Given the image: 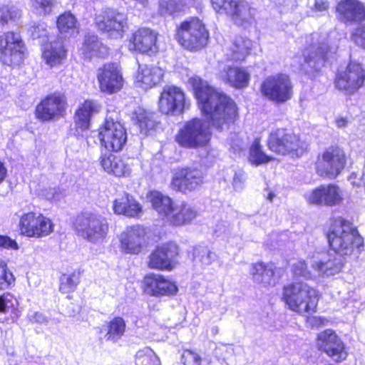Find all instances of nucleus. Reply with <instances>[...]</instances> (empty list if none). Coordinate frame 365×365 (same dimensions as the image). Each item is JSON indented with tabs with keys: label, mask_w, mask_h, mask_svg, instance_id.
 Masks as SVG:
<instances>
[{
	"label": "nucleus",
	"mask_w": 365,
	"mask_h": 365,
	"mask_svg": "<svg viewBox=\"0 0 365 365\" xmlns=\"http://www.w3.org/2000/svg\"><path fill=\"white\" fill-rule=\"evenodd\" d=\"M198 108L204 120L198 117L185 121L179 128L174 139L185 149H199L209 145L212 132L228 130L240 120V108L237 102L227 93L219 91L197 76L188 79Z\"/></svg>",
	"instance_id": "1"
},
{
	"label": "nucleus",
	"mask_w": 365,
	"mask_h": 365,
	"mask_svg": "<svg viewBox=\"0 0 365 365\" xmlns=\"http://www.w3.org/2000/svg\"><path fill=\"white\" fill-rule=\"evenodd\" d=\"M321 298L319 291L314 286L302 280H295L282 286L281 301L286 307L299 316L307 317L311 327L325 326L328 320L322 317H311L318 310Z\"/></svg>",
	"instance_id": "2"
},
{
	"label": "nucleus",
	"mask_w": 365,
	"mask_h": 365,
	"mask_svg": "<svg viewBox=\"0 0 365 365\" xmlns=\"http://www.w3.org/2000/svg\"><path fill=\"white\" fill-rule=\"evenodd\" d=\"M325 236L329 249L342 257L356 255L364 250V240L357 227L343 217L330 218Z\"/></svg>",
	"instance_id": "3"
},
{
	"label": "nucleus",
	"mask_w": 365,
	"mask_h": 365,
	"mask_svg": "<svg viewBox=\"0 0 365 365\" xmlns=\"http://www.w3.org/2000/svg\"><path fill=\"white\" fill-rule=\"evenodd\" d=\"M174 38L184 50L197 52L207 46L210 34L202 19L191 16L177 25Z\"/></svg>",
	"instance_id": "4"
},
{
	"label": "nucleus",
	"mask_w": 365,
	"mask_h": 365,
	"mask_svg": "<svg viewBox=\"0 0 365 365\" xmlns=\"http://www.w3.org/2000/svg\"><path fill=\"white\" fill-rule=\"evenodd\" d=\"M266 145L272 153L291 158H299L308 150V144L301 135L287 127L272 130L268 135Z\"/></svg>",
	"instance_id": "5"
},
{
	"label": "nucleus",
	"mask_w": 365,
	"mask_h": 365,
	"mask_svg": "<svg viewBox=\"0 0 365 365\" xmlns=\"http://www.w3.org/2000/svg\"><path fill=\"white\" fill-rule=\"evenodd\" d=\"M72 227L78 236L92 243L103 241L109 230L106 218L90 211L77 214L72 221Z\"/></svg>",
	"instance_id": "6"
},
{
	"label": "nucleus",
	"mask_w": 365,
	"mask_h": 365,
	"mask_svg": "<svg viewBox=\"0 0 365 365\" xmlns=\"http://www.w3.org/2000/svg\"><path fill=\"white\" fill-rule=\"evenodd\" d=\"M348 158L343 148L337 144L331 145L317 154L315 172L320 178L334 180L345 170Z\"/></svg>",
	"instance_id": "7"
},
{
	"label": "nucleus",
	"mask_w": 365,
	"mask_h": 365,
	"mask_svg": "<svg viewBox=\"0 0 365 365\" xmlns=\"http://www.w3.org/2000/svg\"><path fill=\"white\" fill-rule=\"evenodd\" d=\"M334 88L346 96H353L365 86V67L350 61L345 67L338 68L333 78Z\"/></svg>",
	"instance_id": "8"
},
{
	"label": "nucleus",
	"mask_w": 365,
	"mask_h": 365,
	"mask_svg": "<svg viewBox=\"0 0 365 365\" xmlns=\"http://www.w3.org/2000/svg\"><path fill=\"white\" fill-rule=\"evenodd\" d=\"M331 46L327 43H309L301 49L303 62L299 63V69L311 80H314L322 72L329 60Z\"/></svg>",
	"instance_id": "9"
},
{
	"label": "nucleus",
	"mask_w": 365,
	"mask_h": 365,
	"mask_svg": "<svg viewBox=\"0 0 365 365\" xmlns=\"http://www.w3.org/2000/svg\"><path fill=\"white\" fill-rule=\"evenodd\" d=\"M55 224L45 214L34 210L23 212L17 225L20 236L28 239L47 237L54 231Z\"/></svg>",
	"instance_id": "10"
},
{
	"label": "nucleus",
	"mask_w": 365,
	"mask_h": 365,
	"mask_svg": "<svg viewBox=\"0 0 365 365\" xmlns=\"http://www.w3.org/2000/svg\"><path fill=\"white\" fill-rule=\"evenodd\" d=\"M210 4L216 14L227 15L239 27L247 28L255 22V9L246 0H210Z\"/></svg>",
	"instance_id": "11"
},
{
	"label": "nucleus",
	"mask_w": 365,
	"mask_h": 365,
	"mask_svg": "<svg viewBox=\"0 0 365 365\" xmlns=\"http://www.w3.org/2000/svg\"><path fill=\"white\" fill-rule=\"evenodd\" d=\"M27 53L26 43L19 32L7 31L0 34V63L2 66H20Z\"/></svg>",
	"instance_id": "12"
},
{
	"label": "nucleus",
	"mask_w": 365,
	"mask_h": 365,
	"mask_svg": "<svg viewBox=\"0 0 365 365\" xmlns=\"http://www.w3.org/2000/svg\"><path fill=\"white\" fill-rule=\"evenodd\" d=\"M68 108L66 95L55 91L41 98L35 107L34 115L40 122L56 121L66 117Z\"/></svg>",
	"instance_id": "13"
},
{
	"label": "nucleus",
	"mask_w": 365,
	"mask_h": 365,
	"mask_svg": "<svg viewBox=\"0 0 365 365\" xmlns=\"http://www.w3.org/2000/svg\"><path fill=\"white\" fill-rule=\"evenodd\" d=\"M262 96L277 104L284 103L293 96V84L290 77L278 73L265 78L260 85Z\"/></svg>",
	"instance_id": "14"
},
{
	"label": "nucleus",
	"mask_w": 365,
	"mask_h": 365,
	"mask_svg": "<svg viewBox=\"0 0 365 365\" xmlns=\"http://www.w3.org/2000/svg\"><path fill=\"white\" fill-rule=\"evenodd\" d=\"M101 147L110 152L122 150L127 142L124 125L112 118H106L97 129Z\"/></svg>",
	"instance_id": "15"
},
{
	"label": "nucleus",
	"mask_w": 365,
	"mask_h": 365,
	"mask_svg": "<svg viewBox=\"0 0 365 365\" xmlns=\"http://www.w3.org/2000/svg\"><path fill=\"white\" fill-rule=\"evenodd\" d=\"M179 245L173 241H168L156 245L148 256L147 267L158 271H173L178 264L180 256Z\"/></svg>",
	"instance_id": "16"
},
{
	"label": "nucleus",
	"mask_w": 365,
	"mask_h": 365,
	"mask_svg": "<svg viewBox=\"0 0 365 365\" xmlns=\"http://www.w3.org/2000/svg\"><path fill=\"white\" fill-rule=\"evenodd\" d=\"M96 80L99 91L106 95L118 93L125 83L121 67L115 62H107L98 68Z\"/></svg>",
	"instance_id": "17"
},
{
	"label": "nucleus",
	"mask_w": 365,
	"mask_h": 365,
	"mask_svg": "<svg viewBox=\"0 0 365 365\" xmlns=\"http://www.w3.org/2000/svg\"><path fill=\"white\" fill-rule=\"evenodd\" d=\"M205 173L196 167L185 166L178 169L170 181L175 192L187 194L198 190L205 183Z\"/></svg>",
	"instance_id": "18"
},
{
	"label": "nucleus",
	"mask_w": 365,
	"mask_h": 365,
	"mask_svg": "<svg viewBox=\"0 0 365 365\" xmlns=\"http://www.w3.org/2000/svg\"><path fill=\"white\" fill-rule=\"evenodd\" d=\"M316 346L319 351L327 354L336 364L345 361L349 356L345 342L331 329H324L317 335Z\"/></svg>",
	"instance_id": "19"
},
{
	"label": "nucleus",
	"mask_w": 365,
	"mask_h": 365,
	"mask_svg": "<svg viewBox=\"0 0 365 365\" xmlns=\"http://www.w3.org/2000/svg\"><path fill=\"white\" fill-rule=\"evenodd\" d=\"M143 293L149 297H173L178 292L175 282L160 273L145 274L140 282Z\"/></svg>",
	"instance_id": "20"
},
{
	"label": "nucleus",
	"mask_w": 365,
	"mask_h": 365,
	"mask_svg": "<svg viewBox=\"0 0 365 365\" xmlns=\"http://www.w3.org/2000/svg\"><path fill=\"white\" fill-rule=\"evenodd\" d=\"M285 272L284 267H277L274 262L257 261L252 263L250 274L253 282L258 286L269 289L277 285Z\"/></svg>",
	"instance_id": "21"
},
{
	"label": "nucleus",
	"mask_w": 365,
	"mask_h": 365,
	"mask_svg": "<svg viewBox=\"0 0 365 365\" xmlns=\"http://www.w3.org/2000/svg\"><path fill=\"white\" fill-rule=\"evenodd\" d=\"M190 107V101L182 89L177 86H168L160 93L158 108L165 115L182 114Z\"/></svg>",
	"instance_id": "22"
},
{
	"label": "nucleus",
	"mask_w": 365,
	"mask_h": 365,
	"mask_svg": "<svg viewBox=\"0 0 365 365\" xmlns=\"http://www.w3.org/2000/svg\"><path fill=\"white\" fill-rule=\"evenodd\" d=\"M158 34L148 27H139L128 38L129 51L133 53L152 56L158 51Z\"/></svg>",
	"instance_id": "23"
},
{
	"label": "nucleus",
	"mask_w": 365,
	"mask_h": 365,
	"mask_svg": "<svg viewBox=\"0 0 365 365\" xmlns=\"http://www.w3.org/2000/svg\"><path fill=\"white\" fill-rule=\"evenodd\" d=\"M343 192L335 183L322 184L312 190L307 200L309 204L318 206L334 207L344 201Z\"/></svg>",
	"instance_id": "24"
},
{
	"label": "nucleus",
	"mask_w": 365,
	"mask_h": 365,
	"mask_svg": "<svg viewBox=\"0 0 365 365\" xmlns=\"http://www.w3.org/2000/svg\"><path fill=\"white\" fill-rule=\"evenodd\" d=\"M337 20L346 25L365 21V4L360 0H339L335 6Z\"/></svg>",
	"instance_id": "25"
},
{
	"label": "nucleus",
	"mask_w": 365,
	"mask_h": 365,
	"mask_svg": "<svg viewBox=\"0 0 365 365\" xmlns=\"http://www.w3.org/2000/svg\"><path fill=\"white\" fill-rule=\"evenodd\" d=\"M41 51L43 61L51 68L61 66L68 58V49L61 38L46 41L41 46Z\"/></svg>",
	"instance_id": "26"
},
{
	"label": "nucleus",
	"mask_w": 365,
	"mask_h": 365,
	"mask_svg": "<svg viewBox=\"0 0 365 365\" xmlns=\"http://www.w3.org/2000/svg\"><path fill=\"white\" fill-rule=\"evenodd\" d=\"M145 229L140 225L129 226L122 232L120 238V249L122 252L129 255H138L143 249V241Z\"/></svg>",
	"instance_id": "27"
},
{
	"label": "nucleus",
	"mask_w": 365,
	"mask_h": 365,
	"mask_svg": "<svg viewBox=\"0 0 365 365\" xmlns=\"http://www.w3.org/2000/svg\"><path fill=\"white\" fill-rule=\"evenodd\" d=\"M98 162L106 173L115 177L126 178L131 174L132 165L129 163L128 158L109 153L101 154Z\"/></svg>",
	"instance_id": "28"
},
{
	"label": "nucleus",
	"mask_w": 365,
	"mask_h": 365,
	"mask_svg": "<svg viewBox=\"0 0 365 365\" xmlns=\"http://www.w3.org/2000/svg\"><path fill=\"white\" fill-rule=\"evenodd\" d=\"M100 105L94 100H84L76 109L73 115L75 130L83 132L90 128L93 114L99 112Z\"/></svg>",
	"instance_id": "29"
},
{
	"label": "nucleus",
	"mask_w": 365,
	"mask_h": 365,
	"mask_svg": "<svg viewBox=\"0 0 365 365\" xmlns=\"http://www.w3.org/2000/svg\"><path fill=\"white\" fill-rule=\"evenodd\" d=\"M126 16L117 10H109L104 13L101 19L96 22L97 29L103 33L110 35H121L126 25Z\"/></svg>",
	"instance_id": "30"
},
{
	"label": "nucleus",
	"mask_w": 365,
	"mask_h": 365,
	"mask_svg": "<svg viewBox=\"0 0 365 365\" xmlns=\"http://www.w3.org/2000/svg\"><path fill=\"white\" fill-rule=\"evenodd\" d=\"M113 210L116 215L130 218H139L143 213L142 205L130 194L124 192L113 200Z\"/></svg>",
	"instance_id": "31"
},
{
	"label": "nucleus",
	"mask_w": 365,
	"mask_h": 365,
	"mask_svg": "<svg viewBox=\"0 0 365 365\" xmlns=\"http://www.w3.org/2000/svg\"><path fill=\"white\" fill-rule=\"evenodd\" d=\"M163 78L162 70L157 66H139L135 74V85L143 90H148L159 84Z\"/></svg>",
	"instance_id": "32"
},
{
	"label": "nucleus",
	"mask_w": 365,
	"mask_h": 365,
	"mask_svg": "<svg viewBox=\"0 0 365 365\" xmlns=\"http://www.w3.org/2000/svg\"><path fill=\"white\" fill-rule=\"evenodd\" d=\"M220 78L236 89H242L248 86L250 74L245 67L227 66L221 72Z\"/></svg>",
	"instance_id": "33"
},
{
	"label": "nucleus",
	"mask_w": 365,
	"mask_h": 365,
	"mask_svg": "<svg viewBox=\"0 0 365 365\" xmlns=\"http://www.w3.org/2000/svg\"><path fill=\"white\" fill-rule=\"evenodd\" d=\"M131 120L139 128L140 132L145 135H149L159 124L155 113L142 107H138L133 110Z\"/></svg>",
	"instance_id": "34"
},
{
	"label": "nucleus",
	"mask_w": 365,
	"mask_h": 365,
	"mask_svg": "<svg viewBox=\"0 0 365 365\" xmlns=\"http://www.w3.org/2000/svg\"><path fill=\"white\" fill-rule=\"evenodd\" d=\"M252 41L241 36H237L230 48L227 61L232 63H242L251 53Z\"/></svg>",
	"instance_id": "35"
},
{
	"label": "nucleus",
	"mask_w": 365,
	"mask_h": 365,
	"mask_svg": "<svg viewBox=\"0 0 365 365\" xmlns=\"http://www.w3.org/2000/svg\"><path fill=\"white\" fill-rule=\"evenodd\" d=\"M82 271L79 269L72 272L61 273L58 277V291L68 299L73 298L72 294L76 292L81 282Z\"/></svg>",
	"instance_id": "36"
},
{
	"label": "nucleus",
	"mask_w": 365,
	"mask_h": 365,
	"mask_svg": "<svg viewBox=\"0 0 365 365\" xmlns=\"http://www.w3.org/2000/svg\"><path fill=\"white\" fill-rule=\"evenodd\" d=\"M195 207L182 202L168 217V222L173 226H182L191 223L197 216Z\"/></svg>",
	"instance_id": "37"
},
{
	"label": "nucleus",
	"mask_w": 365,
	"mask_h": 365,
	"mask_svg": "<svg viewBox=\"0 0 365 365\" xmlns=\"http://www.w3.org/2000/svg\"><path fill=\"white\" fill-rule=\"evenodd\" d=\"M149 200L153 208L161 216L168 217L175 211V204L171 197L158 191L150 193Z\"/></svg>",
	"instance_id": "38"
},
{
	"label": "nucleus",
	"mask_w": 365,
	"mask_h": 365,
	"mask_svg": "<svg viewBox=\"0 0 365 365\" xmlns=\"http://www.w3.org/2000/svg\"><path fill=\"white\" fill-rule=\"evenodd\" d=\"M56 26L58 33L64 36H71L79 31L78 19L70 11H63L56 17Z\"/></svg>",
	"instance_id": "39"
},
{
	"label": "nucleus",
	"mask_w": 365,
	"mask_h": 365,
	"mask_svg": "<svg viewBox=\"0 0 365 365\" xmlns=\"http://www.w3.org/2000/svg\"><path fill=\"white\" fill-rule=\"evenodd\" d=\"M83 54L88 58H106L109 49L96 36L87 37L83 44Z\"/></svg>",
	"instance_id": "40"
},
{
	"label": "nucleus",
	"mask_w": 365,
	"mask_h": 365,
	"mask_svg": "<svg viewBox=\"0 0 365 365\" xmlns=\"http://www.w3.org/2000/svg\"><path fill=\"white\" fill-rule=\"evenodd\" d=\"M274 160V158L269 155L263 150L259 138L254 139L249 148L248 161L252 165L259 166Z\"/></svg>",
	"instance_id": "41"
},
{
	"label": "nucleus",
	"mask_w": 365,
	"mask_h": 365,
	"mask_svg": "<svg viewBox=\"0 0 365 365\" xmlns=\"http://www.w3.org/2000/svg\"><path fill=\"white\" fill-rule=\"evenodd\" d=\"M105 338L107 341L117 342L125 334L126 324L124 319L117 316L108 322Z\"/></svg>",
	"instance_id": "42"
},
{
	"label": "nucleus",
	"mask_w": 365,
	"mask_h": 365,
	"mask_svg": "<svg viewBox=\"0 0 365 365\" xmlns=\"http://www.w3.org/2000/svg\"><path fill=\"white\" fill-rule=\"evenodd\" d=\"M187 8L185 1L181 0H160L159 3V13L163 16L176 17L184 14Z\"/></svg>",
	"instance_id": "43"
},
{
	"label": "nucleus",
	"mask_w": 365,
	"mask_h": 365,
	"mask_svg": "<svg viewBox=\"0 0 365 365\" xmlns=\"http://www.w3.org/2000/svg\"><path fill=\"white\" fill-rule=\"evenodd\" d=\"M135 365H161L159 357L149 347L138 350L135 355Z\"/></svg>",
	"instance_id": "44"
},
{
	"label": "nucleus",
	"mask_w": 365,
	"mask_h": 365,
	"mask_svg": "<svg viewBox=\"0 0 365 365\" xmlns=\"http://www.w3.org/2000/svg\"><path fill=\"white\" fill-rule=\"evenodd\" d=\"M15 281L16 279L8 268L6 262L0 258V291L11 287Z\"/></svg>",
	"instance_id": "45"
},
{
	"label": "nucleus",
	"mask_w": 365,
	"mask_h": 365,
	"mask_svg": "<svg viewBox=\"0 0 365 365\" xmlns=\"http://www.w3.org/2000/svg\"><path fill=\"white\" fill-rule=\"evenodd\" d=\"M180 362L182 365H202V357L195 349H185L181 354Z\"/></svg>",
	"instance_id": "46"
},
{
	"label": "nucleus",
	"mask_w": 365,
	"mask_h": 365,
	"mask_svg": "<svg viewBox=\"0 0 365 365\" xmlns=\"http://www.w3.org/2000/svg\"><path fill=\"white\" fill-rule=\"evenodd\" d=\"M292 274L294 277L311 278V272L305 260H299L292 266Z\"/></svg>",
	"instance_id": "47"
},
{
	"label": "nucleus",
	"mask_w": 365,
	"mask_h": 365,
	"mask_svg": "<svg viewBox=\"0 0 365 365\" xmlns=\"http://www.w3.org/2000/svg\"><path fill=\"white\" fill-rule=\"evenodd\" d=\"M316 269L323 274L327 275L333 274L341 269V266L334 264L333 260L329 259L326 262H318L316 263Z\"/></svg>",
	"instance_id": "48"
},
{
	"label": "nucleus",
	"mask_w": 365,
	"mask_h": 365,
	"mask_svg": "<svg viewBox=\"0 0 365 365\" xmlns=\"http://www.w3.org/2000/svg\"><path fill=\"white\" fill-rule=\"evenodd\" d=\"M351 39L358 46L365 49V24L357 26L351 32Z\"/></svg>",
	"instance_id": "49"
},
{
	"label": "nucleus",
	"mask_w": 365,
	"mask_h": 365,
	"mask_svg": "<svg viewBox=\"0 0 365 365\" xmlns=\"http://www.w3.org/2000/svg\"><path fill=\"white\" fill-rule=\"evenodd\" d=\"M34 6L40 14L48 15L54 6V0H34Z\"/></svg>",
	"instance_id": "50"
},
{
	"label": "nucleus",
	"mask_w": 365,
	"mask_h": 365,
	"mask_svg": "<svg viewBox=\"0 0 365 365\" xmlns=\"http://www.w3.org/2000/svg\"><path fill=\"white\" fill-rule=\"evenodd\" d=\"M46 25L43 24H34L28 29V32L33 39H38L47 36Z\"/></svg>",
	"instance_id": "51"
},
{
	"label": "nucleus",
	"mask_w": 365,
	"mask_h": 365,
	"mask_svg": "<svg viewBox=\"0 0 365 365\" xmlns=\"http://www.w3.org/2000/svg\"><path fill=\"white\" fill-rule=\"evenodd\" d=\"M0 249L14 250L19 249L16 241L8 235H0Z\"/></svg>",
	"instance_id": "52"
},
{
	"label": "nucleus",
	"mask_w": 365,
	"mask_h": 365,
	"mask_svg": "<svg viewBox=\"0 0 365 365\" xmlns=\"http://www.w3.org/2000/svg\"><path fill=\"white\" fill-rule=\"evenodd\" d=\"M15 304H11L8 307V311L10 309V316L8 317V319L11 320V322L16 323L21 316V311L19 308V304L18 300L14 299Z\"/></svg>",
	"instance_id": "53"
},
{
	"label": "nucleus",
	"mask_w": 365,
	"mask_h": 365,
	"mask_svg": "<svg viewBox=\"0 0 365 365\" xmlns=\"http://www.w3.org/2000/svg\"><path fill=\"white\" fill-rule=\"evenodd\" d=\"M14 19L13 12L6 7L0 8V26L4 27Z\"/></svg>",
	"instance_id": "54"
},
{
	"label": "nucleus",
	"mask_w": 365,
	"mask_h": 365,
	"mask_svg": "<svg viewBox=\"0 0 365 365\" xmlns=\"http://www.w3.org/2000/svg\"><path fill=\"white\" fill-rule=\"evenodd\" d=\"M12 299H14L15 297L9 292L0 294V313L6 314L8 312V303H9Z\"/></svg>",
	"instance_id": "55"
},
{
	"label": "nucleus",
	"mask_w": 365,
	"mask_h": 365,
	"mask_svg": "<svg viewBox=\"0 0 365 365\" xmlns=\"http://www.w3.org/2000/svg\"><path fill=\"white\" fill-rule=\"evenodd\" d=\"M329 7V3L327 0H315L314 4V9L317 11H325Z\"/></svg>",
	"instance_id": "56"
},
{
	"label": "nucleus",
	"mask_w": 365,
	"mask_h": 365,
	"mask_svg": "<svg viewBox=\"0 0 365 365\" xmlns=\"http://www.w3.org/2000/svg\"><path fill=\"white\" fill-rule=\"evenodd\" d=\"M335 123L337 128H343L348 125L349 120L346 117L340 116L336 118Z\"/></svg>",
	"instance_id": "57"
},
{
	"label": "nucleus",
	"mask_w": 365,
	"mask_h": 365,
	"mask_svg": "<svg viewBox=\"0 0 365 365\" xmlns=\"http://www.w3.org/2000/svg\"><path fill=\"white\" fill-rule=\"evenodd\" d=\"M7 176V169L4 163L0 160V184L4 181Z\"/></svg>",
	"instance_id": "58"
}]
</instances>
